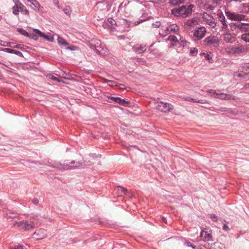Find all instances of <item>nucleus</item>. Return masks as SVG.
Listing matches in <instances>:
<instances>
[{"mask_svg": "<svg viewBox=\"0 0 249 249\" xmlns=\"http://www.w3.org/2000/svg\"><path fill=\"white\" fill-rule=\"evenodd\" d=\"M244 88H245V89H249V83H247V84L244 86Z\"/></svg>", "mask_w": 249, "mask_h": 249, "instance_id": "obj_60", "label": "nucleus"}, {"mask_svg": "<svg viewBox=\"0 0 249 249\" xmlns=\"http://www.w3.org/2000/svg\"><path fill=\"white\" fill-rule=\"evenodd\" d=\"M123 3H121L118 7V12L121 10L122 8Z\"/></svg>", "mask_w": 249, "mask_h": 249, "instance_id": "obj_61", "label": "nucleus"}, {"mask_svg": "<svg viewBox=\"0 0 249 249\" xmlns=\"http://www.w3.org/2000/svg\"><path fill=\"white\" fill-rule=\"evenodd\" d=\"M236 76L239 78H242L246 80L249 79V72H245V73H237Z\"/></svg>", "mask_w": 249, "mask_h": 249, "instance_id": "obj_30", "label": "nucleus"}, {"mask_svg": "<svg viewBox=\"0 0 249 249\" xmlns=\"http://www.w3.org/2000/svg\"><path fill=\"white\" fill-rule=\"evenodd\" d=\"M19 6H20L19 11L21 12V13L23 15L29 16V11L26 8V7L21 2H20L19 4Z\"/></svg>", "mask_w": 249, "mask_h": 249, "instance_id": "obj_25", "label": "nucleus"}, {"mask_svg": "<svg viewBox=\"0 0 249 249\" xmlns=\"http://www.w3.org/2000/svg\"><path fill=\"white\" fill-rule=\"evenodd\" d=\"M17 31L18 33L25 36L36 40V37L35 32H34L33 34H30L22 28H18Z\"/></svg>", "mask_w": 249, "mask_h": 249, "instance_id": "obj_16", "label": "nucleus"}, {"mask_svg": "<svg viewBox=\"0 0 249 249\" xmlns=\"http://www.w3.org/2000/svg\"><path fill=\"white\" fill-rule=\"evenodd\" d=\"M205 8L208 10H212L213 9L214 6L211 5L206 4L205 5Z\"/></svg>", "mask_w": 249, "mask_h": 249, "instance_id": "obj_51", "label": "nucleus"}, {"mask_svg": "<svg viewBox=\"0 0 249 249\" xmlns=\"http://www.w3.org/2000/svg\"><path fill=\"white\" fill-rule=\"evenodd\" d=\"M222 229L224 231H228L230 230V228L226 224H224L222 227Z\"/></svg>", "mask_w": 249, "mask_h": 249, "instance_id": "obj_54", "label": "nucleus"}, {"mask_svg": "<svg viewBox=\"0 0 249 249\" xmlns=\"http://www.w3.org/2000/svg\"><path fill=\"white\" fill-rule=\"evenodd\" d=\"M74 46H71V47H69L68 48H67V49L70 50H74Z\"/></svg>", "mask_w": 249, "mask_h": 249, "instance_id": "obj_62", "label": "nucleus"}, {"mask_svg": "<svg viewBox=\"0 0 249 249\" xmlns=\"http://www.w3.org/2000/svg\"><path fill=\"white\" fill-rule=\"evenodd\" d=\"M224 40L226 42L232 43L235 41V37L231 36V34L228 31V33L224 35Z\"/></svg>", "mask_w": 249, "mask_h": 249, "instance_id": "obj_22", "label": "nucleus"}, {"mask_svg": "<svg viewBox=\"0 0 249 249\" xmlns=\"http://www.w3.org/2000/svg\"><path fill=\"white\" fill-rule=\"evenodd\" d=\"M206 30L204 27L201 26L197 28L193 32V36L195 40H199L202 39L206 33Z\"/></svg>", "mask_w": 249, "mask_h": 249, "instance_id": "obj_7", "label": "nucleus"}, {"mask_svg": "<svg viewBox=\"0 0 249 249\" xmlns=\"http://www.w3.org/2000/svg\"><path fill=\"white\" fill-rule=\"evenodd\" d=\"M107 82L109 85H113V84H115L116 83L115 81L112 80H108Z\"/></svg>", "mask_w": 249, "mask_h": 249, "instance_id": "obj_56", "label": "nucleus"}, {"mask_svg": "<svg viewBox=\"0 0 249 249\" xmlns=\"http://www.w3.org/2000/svg\"><path fill=\"white\" fill-rule=\"evenodd\" d=\"M97 45L95 50L96 53L99 55H103L105 53V51L103 48L101 46V41L100 40L96 41Z\"/></svg>", "mask_w": 249, "mask_h": 249, "instance_id": "obj_21", "label": "nucleus"}, {"mask_svg": "<svg viewBox=\"0 0 249 249\" xmlns=\"http://www.w3.org/2000/svg\"><path fill=\"white\" fill-rule=\"evenodd\" d=\"M133 50L138 53H142L146 50L145 45L136 44L133 47Z\"/></svg>", "mask_w": 249, "mask_h": 249, "instance_id": "obj_17", "label": "nucleus"}, {"mask_svg": "<svg viewBox=\"0 0 249 249\" xmlns=\"http://www.w3.org/2000/svg\"><path fill=\"white\" fill-rule=\"evenodd\" d=\"M207 92L210 93L211 96H213L214 97H216V94H217V92H216V90L213 89H209Z\"/></svg>", "mask_w": 249, "mask_h": 249, "instance_id": "obj_46", "label": "nucleus"}, {"mask_svg": "<svg viewBox=\"0 0 249 249\" xmlns=\"http://www.w3.org/2000/svg\"><path fill=\"white\" fill-rule=\"evenodd\" d=\"M30 2L33 5L32 6H31L33 9H34L36 11H37L39 10V8L40 7V5L36 0H31Z\"/></svg>", "mask_w": 249, "mask_h": 249, "instance_id": "obj_26", "label": "nucleus"}, {"mask_svg": "<svg viewBox=\"0 0 249 249\" xmlns=\"http://www.w3.org/2000/svg\"><path fill=\"white\" fill-rule=\"evenodd\" d=\"M193 4L188 5H183L178 8H174L171 10V13L176 17H181L186 18L192 13V8L194 7Z\"/></svg>", "mask_w": 249, "mask_h": 249, "instance_id": "obj_1", "label": "nucleus"}, {"mask_svg": "<svg viewBox=\"0 0 249 249\" xmlns=\"http://www.w3.org/2000/svg\"><path fill=\"white\" fill-rule=\"evenodd\" d=\"M117 191L119 195L122 196L126 194L127 190L124 187L119 186L117 188Z\"/></svg>", "mask_w": 249, "mask_h": 249, "instance_id": "obj_31", "label": "nucleus"}, {"mask_svg": "<svg viewBox=\"0 0 249 249\" xmlns=\"http://www.w3.org/2000/svg\"><path fill=\"white\" fill-rule=\"evenodd\" d=\"M210 231H208L207 229L203 230L200 233V237L204 241H209L212 240V235Z\"/></svg>", "mask_w": 249, "mask_h": 249, "instance_id": "obj_13", "label": "nucleus"}, {"mask_svg": "<svg viewBox=\"0 0 249 249\" xmlns=\"http://www.w3.org/2000/svg\"><path fill=\"white\" fill-rule=\"evenodd\" d=\"M81 165V164L79 163V162H76L75 161H72L70 162H69V163L66 164V169H71L73 168H77L80 167Z\"/></svg>", "mask_w": 249, "mask_h": 249, "instance_id": "obj_20", "label": "nucleus"}, {"mask_svg": "<svg viewBox=\"0 0 249 249\" xmlns=\"http://www.w3.org/2000/svg\"><path fill=\"white\" fill-rule=\"evenodd\" d=\"M211 218L212 219V220L214 222L217 221L218 219L217 216L214 213L211 214Z\"/></svg>", "mask_w": 249, "mask_h": 249, "instance_id": "obj_48", "label": "nucleus"}, {"mask_svg": "<svg viewBox=\"0 0 249 249\" xmlns=\"http://www.w3.org/2000/svg\"><path fill=\"white\" fill-rule=\"evenodd\" d=\"M178 43L180 46L183 47L188 46V44L189 43L188 42L184 39H182L181 38L180 39V41H179Z\"/></svg>", "mask_w": 249, "mask_h": 249, "instance_id": "obj_43", "label": "nucleus"}, {"mask_svg": "<svg viewBox=\"0 0 249 249\" xmlns=\"http://www.w3.org/2000/svg\"><path fill=\"white\" fill-rule=\"evenodd\" d=\"M98 40H91L88 44V46L91 49L95 51L96 49L97 48V42L96 41Z\"/></svg>", "mask_w": 249, "mask_h": 249, "instance_id": "obj_28", "label": "nucleus"}, {"mask_svg": "<svg viewBox=\"0 0 249 249\" xmlns=\"http://www.w3.org/2000/svg\"><path fill=\"white\" fill-rule=\"evenodd\" d=\"M241 39L246 42H249V33H246L241 36Z\"/></svg>", "mask_w": 249, "mask_h": 249, "instance_id": "obj_35", "label": "nucleus"}, {"mask_svg": "<svg viewBox=\"0 0 249 249\" xmlns=\"http://www.w3.org/2000/svg\"><path fill=\"white\" fill-rule=\"evenodd\" d=\"M142 22V20L139 21L138 22V23L137 24H140Z\"/></svg>", "mask_w": 249, "mask_h": 249, "instance_id": "obj_64", "label": "nucleus"}, {"mask_svg": "<svg viewBox=\"0 0 249 249\" xmlns=\"http://www.w3.org/2000/svg\"><path fill=\"white\" fill-rule=\"evenodd\" d=\"M34 32L35 33L36 40L38 39V37L40 36L50 42H53L54 41L53 36L51 35L50 33L49 34V35H46L44 33L41 32L39 30L36 29L34 30Z\"/></svg>", "mask_w": 249, "mask_h": 249, "instance_id": "obj_9", "label": "nucleus"}, {"mask_svg": "<svg viewBox=\"0 0 249 249\" xmlns=\"http://www.w3.org/2000/svg\"><path fill=\"white\" fill-rule=\"evenodd\" d=\"M15 50L14 49H11L10 48H4L3 49V51L6 53H14Z\"/></svg>", "mask_w": 249, "mask_h": 249, "instance_id": "obj_47", "label": "nucleus"}, {"mask_svg": "<svg viewBox=\"0 0 249 249\" xmlns=\"http://www.w3.org/2000/svg\"><path fill=\"white\" fill-rule=\"evenodd\" d=\"M12 43H9L7 46H9V47H14V46H13L11 45Z\"/></svg>", "mask_w": 249, "mask_h": 249, "instance_id": "obj_63", "label": "nucleus"}, {"mask_svg": "<svg viewBox=\"0 0 249 249\" xmlns=\"http://www.w3.org/2000/svg\"><path fill=\"white\" fill-rule=\"evenodd\" d=\"M161 25L160 22L159 21H156L152 23V26L155 28H159Z\"/></svg>", "mask_w": 249, "mask_h": 249, "instance_id": "obj_49", "label": "nucleus"}, {"mask_svg": "<svg viewBox=\"0 0 249 249\" xmlns=\"http://www.w3.org/2000/svg\"><path fill=\"white\" fill-rule=\"evenodd\" d=\"M225 14L228 19L237 21V22L243 20L245 18V16L243 15L235 14V13H232L230 11L226 12Z\"/></svg>", "mask_w": 249, "mask_h": 249, "instance_id": "obj_10", "label": "nucleus"}, {"mask_svg": "<svg viewBox=\"0 0 249 249\" xmlns=\"http://www.w3.org/2000/svg\"><path fill=\"white\" fill-rule=\"evenodd\" d=\"M179 29V27L177 24H172L167 27L166 30L170 33H176Z\"/></svg>", "mask_w": 249, "mask_h": 249, "instance_id": "obj_24", "label": "nucleus"}, {"mask_svg": "<svg viewBox=\"0 0 249 249\" xmlns=\"http://www.w3.org/2000/svg\"><path fill=\"white\" fill-rule=\"evenodd\" d=\"M103 27L105 29L112 30V27L107 20H105L103 23Z\"/></svg>", "mask_w": 249, "mask_h": 249, "instance_id": "obj_39", "label": "nucleus"}, {"mask_svg": "<svg viewBox=\"0 0 249 249\" xmlns=\"http://www.w3.org/2000/svg\"><path fill=\"white\" fill-rule=\"evenodd\" d=\"M162 221L165 223H167V220H166V218L164 217H162Z\"/></svg>", "mask_w": 249, "mask_h": 249, "instance_id": "obj_59", "label": "nucleus"}, {"mask_svg": "<svg viewBox=\"0 0 249 249\" xmlns=\"http://www.w3.org/2000/svg\"><path fill=\"white\" fill-rule=\"evenodd\" d=\"M46 233V231L44 229H39L37 230L34 233V235L38 236L37 239H42L44 238Z\"/></svg>", "mask_w": 249, "mask_h": 249, "instance_id": "obj_19", "label": "nucleus"}, {"mask_svg": "<svg viewBox=\"0 0 249 249\" xmlns=\"http://www.w3.org/2000/svg\"><path fill=\"white\" fill-rule=\"evenodd\" d=\"M169 3L173 6L179 5L182 3L185 0H169Z\"/></svg>", "mask_w": 249, "mask_h": 249, "instance_id": "obj_33", "label": "nucleus"}, {"mask_svg": "<svg viewBox=\"0 0 249 249\" xmlns=\"http://www.w3.org/2000/svg\"><path fill=\"white\" fill-rule=\"evenodd\" d=\"M57 41L59 45H63L65 47L68 46L69 44L64 39L60 36H58L57 37Z\"/></svg>", "mask_w": 249, "mask_h": 249, "instance_id": "obj_29", "label": "nucleus"}, {"mask_svg": "<svg viewBox=\"0 0 249 249\" xmlns=\"http://www.w3.org/2000/svg\"><path fill=\"white\" fill-rule=\"evenodd\" d=\"M217 16L218 20L221 22L222 24V30L228 31V32H230V30L228 28V24L226 22L225 17L222 12L221 11L218 12L217 14Z\"/></svg>", "mask_w": 249, "mask_h": 249, "instance_id": "obj_12", "label": "nucleus"}, {"mask_svg": "<svg viewBox=\"0 0 249 249\" xmlns=\"http://www.w3.org/2000/svg\"><path fill=\"white\" fill-rule=\"evenodd\" d=\"M225 95L226 94L219 92V91H217V94H216V98H218L220 99L225 100Z\"/></svg>", "mask_w": 249, "mask_h": 249, "instance_id": "obj_42", "label": "nucleus"}, {"mask_svg": "<svg viewBox=\"0 0 249 249\" xmlns=\"http://www.w3.org/2000/svg\"><path fill=\"white\" fill-rule=\"evenodd\" d=\"M50 78L51 79H52L53 80L57 81L58 82H60L61 81V80H60L59 78H58L57 77H56L53 75H52L51 77H50Z\"/></svg>", "mask_w": 249, "mask_h": 249, "instance_id": "obj_53", "label": "nucleus"}, {"mask_svg": "<svg viewBox=\"0 0 249 249\" xmlns=\"http://www.w3.org/2000/svg\"><path fill=\"white\" fill-rule=\"evenodd\" d=\"M203 20L206 23L209 25L213 28H215L216 26L217 22L216 20L211 15H209L207 13H205L203 16Z\"/></svg>", "mask_w": 249, "mask_h": 249, "instance_id": "obj_11", "label": "nucleus"}, {"mask_svg": "<svg viewBox=\"0 0 249 249\" xmlns=\"http://www.w3.org/2000/svg\"><path fill=\"white\" fill-rule=\"evenodd\" d=\"M203 44L207 47H217L219 44V40L216 36H209L203 41Z\"/></svg>", "mask_w": 249, "mask_h": 249, "instance_id": "obj_4", "label": "nucleus"}, {"mask_svg": "<svg viewBox=\"0 0 249 249\" xmlns=\"http://www.w3.org/2000/svg\"><path fill=\"white\" fill-rule=\"evenodd\" d=\"M3 216L7 219H14L18 216V213L11 210L7 209L6 210H3Z\"/></svg>", "mask_w": 249, "mask_h": 249, "instance_id": "obj_15", "label": "nucleus"}, {"mask_svg": "<svg viewBox=\"0 0 249 249\" xmlns=\"http://www.w3.org/2000/svg\"><path fill=\"white\" fill-rule=\"evenodd\" d=\"M231 30L237 33L249 32V23L241 22L240 21L236 22H231L229 24Z\"/></svg>", "mask_w": 249, "mask_h": 249, "instance_id": "obj_2", "label": "nucleus"}, {"mask_svg": "<svg viewBox=\"0 0 249 249\" xmlns=\"http://www.w3.org/2000/svg\"><path fill=\"white\" fill-rule=\"evenodd\" d=\"M244 65L245 66V68H247L248 71L249 70V63H244Z\"/></svg>", "mask_w": 249, "mask_h": 249, "instance_id": "obj_57", "label": "nucleus"}, {"mask_svg": "<svg viewBox=\"0 0 249 249\" xmlns=\"http://www.w3.org/2000/svg\"><path fill=\"white\" fill-rule=\"evenodd\" d=\"M196 249H205V248L203 246H199L197 247H196Z\"/></svg>", "mask_w": 249, "mask_h": 249, "instance_id": "obj_58", "label": "nucleus"}, {"mask_svg": "<svg viewBox=\"0 0 249 249\" xmlns=\"http://www.w3.org/2000/svg\"><path fill=\"white\" fill-rule=\"evenodd\" d=\"M157 110L164 113H168L173 109L172 105L163 102H159L156 107Z\"/></svg>", "mask_w": 249, "mask_h": 249, "instance_id": "obj_5", "label": "nucleus"}, {"mask_svg": "<svg viewBox=\"0 0 249 249\" xmlns=\"http://www.w3.org/2000/svg\"><path fill=\"white\" fill-rule=\"evenodd\" d=\"M107 21L109 23L110 25H111V27L113 25H117L116 21L112 18H107Z\"/></svg>", "mask_w": 249, "mask_h": 249, "instance_id": "obj_41", "label": "nucleus"}, {"mask_svg": "<svg viewBox=\"0 0 249 249\" xmlns=\"http://www.w3.org/2000/svg\"><path fill=\"white\" fill-rule=\"evenodd\" d=\"M64 12L67 15H70L71 13V10L70 6H66L63 9Z\"/></svg>", "mask_w": 249, "mask_h": 249, "instance_id": "obj_45", "label": "nucleus"}, {"mask_svg": "<svg viewBox=\"0 0 249 249\" xmlns=\"http://www.w3.org/2000/svg\"><path fill=\"white\" fill-rule=\"evenodd\" d=\"M185 244L188 247H190L192 248L193 249H196V246H194L191 242H186L185 243Z\"/></svg>", "mask_w": 249, "mask_h": 249, "instance_id": "obj_50", "label": "nucleus"}, {"mask_svg": "<svg viewBox=\"0 0 249 249\" xmlns=\"http://www.w3.org/2000/svg\"><path fill=\"white\" fill-rule=\"evenodd\" d=\"M14 54L17 55L19 57H23V54L19 51H17V50H15Z\"/></svg>", "mask_w": 249, "mask_h": 249, "instance_id": "obj_52", "label": "nucleus"}, {"mask_svg": "<svg viewBox=\"0 0 249 249\" xmlns=\"http://www.w3.org/2000/svg\"><path fill=\"white\" fill-rule=\"evenodd\" d=\"M236 99V97L233 96L232 94H226L225 95V100H230Z\"/></svg>", "mask_w": 249, "mask_h": 249, "instance_id": "obj_38", "label": "nucleus"}, {"mask_svg": "<svg viewBox=\"0 0 249 249\" xmlns=\"http://www.w3.org/2000/svg\"><path fill=\"white\" fill-rule=\"evenodd\" d=\"M183 99L185 101H191L194 103H203L201 100H197L196 99H194L193 98H191L190 97H186L183 98Z\"/></svg>", "mask_w": 249, "mask_h": 249, "instance_id": "obj_34", "label": "nucleus"}, {"mask_svg": "<svg viewBox=\"0 0 249 249\" xmlns=\"http://www.w3.org/2000/svg\"><path fill=\"white\" fill-rule=\"evenodd\" d=\"M168 40L174 43L179 42V40L178 39L177 37L174 35L169 36L168 37Z\"/></svg>", "mask_w": 249, "mask_h": 249, "instance_id": "obj_36", "label": "nucleus"}, {"mask_svg": "<svg viewBox=\"0 0 249 249\" xmlns=\"http://www.w3.org/2000/svg\"><path fill=\"white\" fill-rule=\"evenodd\" d=\"M198 24V21L196 18H192L188 20L184 24V27L188 30H191L192 28L194 27Z\"/></svg>", "mask_w": 249, "mask_h": 249, "instance_id": "obj_14", "label": "nucleus"}, {"mask_svg": "<svg viewBox=\"0 0 249 249\" xmlns=\"http://www.w3.org/2000/svg\"><path fill=\"white\" fill-rule=\"evenodd\" d=\"M106 7L107 3L105 1H102L97 3V9H100L101 10H106Z\"/></svg>", "mask_w": 249, "mask_h": 249, "instance_id": "obj_27", "label": "nucleus"}, {"mask_svg": "<svg viewBox=\"0 0 249 249\" xmlns=\"http://www.w3.org/2000/svg\"><path fill=\"white\" fill-rule=\"evenodd\" d=\"M226 247L224 244L219 242H216L213 244H211L209 249H225Z\"/></svg>", "mask_w": 249, "mask_h": 249, "instance_id": "obj_18", "label": "nucleus"}, {"mask_svg": "<svg viewBox=\"0 0 249 249\" xmlns=\"http://www.w3.org/2000/svg\"><path fill=\"white\" fill-rule=\"evenodd\" d=\"M202 54L204 56L205 58L206 59H207L210 63H213V58H212V56L210 54L206 53H202Z\"/></svg>", "mask_w": 249, "mask_h": 249, "instance_id": "obj_37", "label": "nucleus"}, {"mask_svg": "<svg viewBox=\"0 0 249 249\" xmlns=\"http://www.w3.org/2000/svg\"><path fill=\"white\" fill-rule=\"evenodd\" d=\"M21 2L19 0H17L15 2V5L13 7V13L15 15H18L19 14V12L20 10V6H19V4Z\"/></svg>", "mask_w": 249, "mask_h": 249, "instance_id": "obj_23", "label": "nucleus"}, {"mask_svg": "<svg viewBox=\"0 0 249 249\" xmlns=\"http://www.w3.org/2000/svg\"><path fill=\"white\" fill-rule=\"evenodd\" d=\"M14 48L20 49L22 51H24L27 47L22 44H18L15 46H14Z\"/></svg>", "mask_w": 249, "mask_h": 249, "instance_id": "obj_44", "label": "nucleus"}, {"mask_svg": "<svg viewBox=\"0 0 249 249\" xmlns=\"http://www.w3.org/2000/svg\"><path fill=\"white\" fill-rule=\"evenodd\" d=\"M198 50L196 48H191L190 51V54L192 56H196L197 54Z\"/></svg>", "mask_w": 249, "mask_h": 249, "instance_id": "obj_40", "label": "nucleus"}, {"mask_svg": "<svg viewBox=\"0 0 249 249\" xmlns=\"http://www.w3.org/2000/svg\"><path fill=\"white\" fill-rule=\"evenodd\" d=\"M106 97L108 100H110L122 106L128 107L130 104V102L128 100H126L124 99H122L118 97H113L109 95H107Z\"/></svg>", "mask_w": 249, "mask_h": 249, "instance_id": "obj_8", "label": "nucleus"}, {"mask_svg": "<svg viewBox=\"0 0 249 249\" xmlns=\"http://www.w3.org/2000/svg\"><path fill=\"white\" fill-rule=\"evenodd\" d=\"M229 53L232 54H240L248 51L247 48L242 45L232 46L228 48Z\"/></svg>", "mask_w": 249, "mask_h": 249, "instance_id": "obj_6", "label": "nucleus"}, {"mask_svg": "<svg viewBox=\"0 0 249 249\" xmlns=\"http://www.w3.org/2000/svg\"><path fill=\"white\" fill-rule=\"evenodd\" d=\"M248 71L247 68H245V66L244 65V63H242L241 65V66L239 68V70L237 73H245V72H247V71Z\"/></svg>", "mask_w": 249, "mask_h": 249, "instance_id": "obj_32", "label": "nucleus"}, {"mask_svg": "<svg viewBox=\"0 0 249 249\" xmlns=\"http://www.w3.org/2000/svg\"><path fill=\"white\" fill-rule=\"evenodd\" d=\"M17 225L20 230L26 231L33 229L35 227L34 223L32 221H28L23 220L19 222H16L14 224V226Z\"/></svg>", "mask_w": 249, "mask_h": 249, "instance_id": "obj_3", "label": "nucleus"}, {"mask_svg": "<svg viewBox=\"0 0 249 249\" xmlns=\"http://www.w3.org/2000/svg\"><path fill=\"white\" fill-rule=\"evenodd\" d=\"M32 202L33 204H34L35 205H37L39 203V201L37 198L33 199L32 200Z\"/></svg>", "mask_w": 249, "mask_h": 249, "instance_id": "obj_55", "label": "nucleus"}]
</instances>
